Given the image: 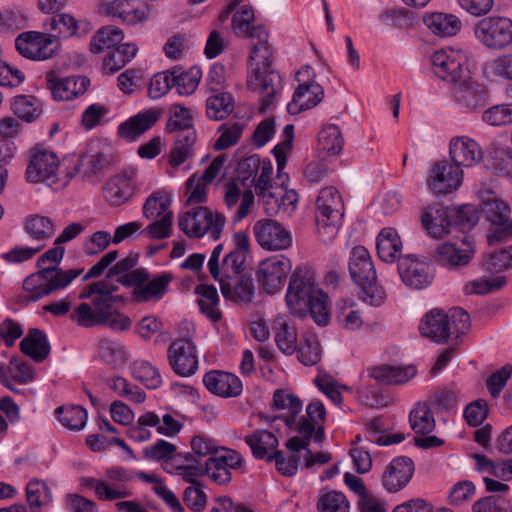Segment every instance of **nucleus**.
<instances>
[{
	"label": "nucleus",
	"mask_w": 512,
	"mask_h": 512,
	"mask_svg": "<svg viewBox=\"0 0 512 512\" xmlns=\"http://www.w3.org/2000/svg\"><path fill=\"white\" fill-rule=\"evenodd\" d=\"M119 286L107 280L93 282L83 287L79 299L92 298V305L81 303L71 314L73 321L84 327L107 324L112 330L125 331L131 327L129 317L118 312L119 303L123 302L121 295L114 294Z\"/></svg>",
	"instance_id": "1"
},
{
	"label": "nucleus",
	"mask_w": 512,
	"mask_h": 512,
	"mask_svg": "<svg viewBox=\"0 0 512 512\" xmlns=\"http://www.w3.org/2000/svg\"><path fill=\"white\" fill-rule=\"evenodd\" d=\"M285 301L293 316L303 318L310 315L318 325L328 324L327 294L317 286L310 267L300 265L292 272Z\"/></svg>",
	"instance_id": "2"
},
{
	"label": "nucleus",
	"mask_w": 512,
	"mask_h": 512,
	"mask_svg": "<svg viewBox=\"0 0 512 512\" xmlns=\"http://www.w3.org/2000/svg\"><path fill=\"white\" fill-rule=\"evenodd\" d=\"M65 249L61 245H54L42 254L37 266L39 270L30 274L23 282V289L29 301H38L59 290L65 289L80 276L83 269H70L64 271L58 267L64 256Z\"/></svg>",
	"instance_id": "3"
},
{
	"label": "nucleus",
	"mask_w": 512,
	"mask_h": 512,
	"mask_svg": "<svg viewBox=\"0 0 512 512\" xmlns=\"http://www.w3.org/2000/svg\"><path fill=\"white\" fill-rule=\"evenodd\" d=\"M470 327V316L462 308L456 307L445 313L434 309L427 312L419 325L420 333L435 343L441 344L449 337L458 338Z\"/></svg>",
	"instance_id": "4"
},
{
	"label": "nucleus",
	"mask_w": 512,
	"mask_h": 512,
	"mask_svg": "<svg viewBox=\"0 0 512 512\" xmlns=\"http://www.w3.org/2000/svg\"><path fill=\"white\" fill-rule=\"evenodd\" d=\"M349 273L361 290L362 300L378 307L386 299V292L377 284V275L369 251L364 246H355L350 253Z\"/></svg>",
	"instance_id": "5"
},
{
	"label": "nucleus",
	"mask_w": 512,
	"mask_h": 512,
	"mask_svg": "<svg viewBox=\"0 0 512 512\" xmlns=\"http://www.w3.org/2000/svg\"><path fill=\"white\" fill-rule=\"evenodd\" d=\"M226 219L208 207L195 206L179 215L178 226L190 238H200L209 234L214 240L221 236Z\"/></svg>",
	"instance_id": "6"
},
{
	"label": "nucleus",
	"mask_w": 512,
	"mask_h": 512,
	"mask_svg": "<svg viewBox=\"0 0 512 512\" xmlns=\"http://www.w3.org/2000/svg\"><path fill=\"white\" fill-rule=\"evenodd\" d=\"M251 74L248 77L247 85L250 89L259 91L261 94L262 109L266 110L273 103V100L281 88V76L271 68L273 54L264 60L262 57H249Z\"/></svg>",
	"instance_id": "7"
},
{
	"label": "nucleus",
	"mask_w": 512,
	"mask_h": 512,
	"mask_svg": "<svg viewBox=\"0 0 512 512\" xmlns=\"http://www.w3.org/2000/svg\"><path fill=\"white\" fill-rule=\"evenodd\" d=\"M473 30L475 38L488 49H512V19L508 17H484L475 24Z\"/></svg>",
	"instance_id": "8"
},
{
	"label": "nucleus",
	"mask_w": 512,
	"mask_h": 512,
	"mask_svg": "<svg viewBox=\"0 0 512 512\" xmlns=\"http://www.w3.org/2000/svg\"><path fill=\"white\" fill-rule=\"evenodd\" d=\"M482 217L490 223L487 234L489 245L499 244L512 238V219L509 205L499 199L492 198L483 201Z\"/></svg>",
	"instance_id": "9"
},
{
	"label": "nucleus",
	"mask_w": 512,
	"mask_h": 512,
	"mask_svg": "<svg viewBox=\"0 0 512 512\" xmlns=\"http://www.w3.org/2000/svg\"><path fill=\"white\" fill-rule=\"evenodd\" d=\"M468 56L469 52L462 49L448 48L436 51L431 57L434 74L453 85L467 79L470 74Z\"/></svg>",
	"instance_id": "10"
},
{
	"label": "nucleus",
	"mask_w": 512,
	"mask_h": 512,
	"mask_svg": "<svg viewBox=\"0 0 512 512\" xmlns=\"http://www.w3.org/2000/svg\"><path fill=\"white\" fill-rule=\"evenodd\" d=\"M253 9L243 5L232 18V27L238 36L257 39L251 47L252 58L262 57L267 60L272 55V47L268 43L269 34L263 26H254Z\"/></svg>",
	"instance_id": "11"
},
{
	"label": "nucleus",
	"mask_w": 512,
	"mask_h": 512,
	"mask_svg": "<svg viewBox=\"0 0 512 512\" xmlns=\"http://www.w3.org/2000/svg\"><path fill=\"white\" fill-rule=\"evenodd\" d=\"M291 268L289 258L272 256L259 263L256 277L267 294H276L283 288Z\"/></svg>",
	"instance_id": "12"
},
{
	"label": "nucleus",
	"mask_w": 512,
	"mask_h": 512,
	"mask_svg": "<svg viewBox=\"0 0 512 512\" xmlns=\"http://www.w3.org/2000/svg\"><path fill=\"white\" fill-rule=\"evenodd\" d=\"M30 160L26 170V179L31 183H55L56 173L59 169L57 155L48 149L35 147L29 152Z\"/></svg>",
	"instance_id": "13"
},
{
	"label": "nucleus",
	"mask_w": 512,
	"mask_h": 512,
	"mask_svg": "<svg viewBox=\"0 0 512 512\" xmlns=\"http://www.w3.org/2000/svg\"><path fill=\"white\" fill-rule=\"evenodd\" d=\"M168 360L173 371L179 376L189 377L197 371V350L189 336L176 339L170 344Z\"/></svg>",
	"instance_id": "14"
},
{
	"label": "nucleus",
	"mask_w": 512,
	"mask_h": 512,
	"mask_svg": "<svg viewBox=\"0 0 512 512\" xmlns=\"http://www.w3.org/2000/svg\"><path fill=\"white\" fill-rule=\"evenodd\" d=\"M15 47L20 55L34 61L49 59L56 50L53 36L37 31L21 33L15 39Z\"/></svg>",
	"instance_id": "15"
},
{
	"label": "nucleus",
	"mask_w": 512,
	"mask_h": 512,
	"mask_svg": "<svg viewBox=\"0 0 512 512\" xmlns=\"http://www.w3.org/2000/svg\"><path fill=\"white\" fill-rule=\"evenodd\" d=\"M463 170L455 163L437 161L430 170L428 186L436 195H447L461 186Z\"/></svg>",
	"instance_id": "16"
},
{
	"label": "nucleus",
	"mask_w": 512,
	"mask_h": 512,
	"mask_svg": "<svg viewBox=\"0 0 512 512\" xmlns=\"http://www.w3.org/2000/svg\"><path fill=\"white\" fill-rule=\"evenodd\" d=\"M253 231L257 243L265 250H285L292 244L290 232L275 220H258L253 227Z\"/></svg>",
	"instance_id": "17"
},
{
	"label": "nucleus",
	"mask_w": 512,
	"mask_h": 512,
	"mask_svg": "<svg viewBox=\"0 0 512 512\" xmlns=\"http://www.w3.org/2000/svg\"><path fill=\"white\" fill-rule=\"evenodd\" d=\"M45 81L47 88L57 101L72 100L83 95L90 86V80L86 76L60 78L55 71L47 72Z\"/></svg>",
	"instance_id": "18"
},
{
	"label": "nucleus",
	"mask_w": 512,
	"mask_h": 512,
	"mask_svg": "<svg viewBox=\"0 0 512 512\" xmlns=\"http://www.w3.org/2000/svg\"><path fill=\"white\" fill-rule=\"evenodd\" d=\"M398 270L402 281L413 289L427 288L434 278L433 268L430 264L413 259L410 256L399 262Z\"/></svg>",
	"instance_id": "19"
},
{
	"label": "nucleus",
	"mask_w": 512,
	"mask_h": 512,
	"mask_svg": "<svg viewBox=\"0 0 512 512\" xmlns=\"http://www.w3.org/2000/svg\"><path fill=\"white\" fill-rule=\"evenodd\" d=\"M473 254L472 243L469 241V237L465 236L460 244L450 242L439 244L433 257L440 265L453 268L467 265Z\"/></svg>",
	"instance_id": "20"
},
{
	"label": "nucleus",
	"mask_w": 512,
	"mask_h": 512,
	"mask_svg": "<svg viewBox=\"0 0 512 512\" xmlns=\"http://www.w3.org/2000/svg\"><path fill=\"white\" fill-rule=\"evenodd\" d=\"M414 473V463L406 456L394 458L382 475V485L390 493L402 490L410 482Z\"/></svg>",
	"instance_id": "21"
},
{
	"label": "nucleus",
	"mask_w": 512,
	"mask_h": 512,
	"mask_svg": "<svg viewBox=\"0 0 512 512\" xmlns=\"http://www.w3.org/2000/svg\"><path fill=\"white\" fill-rule=\"evenodd\" d=\"M105 13L120 18L123 23L136 25L149 18L150 9L138 0H113L106 4Z\"/></svg>",
	"instance_id": "22"
},
{
	"label": "nucleus",
	"mask_w": 512,
	"mask_h": 512,
	"mask_svg": "<svg viewBox=\"0 0 512 512\" xmlns=\"http://www.w3.org/2000/svg\"><path fill=\"white\" fill-rule=\"evenodd\" d=\"M421 222L432 237L440 238L449 233L450 227L453 226L452 209L440 204H431L423 209Z\"/></svg>",
	"instance_id": "23"
},
{
	"label": "nucleus",
	"mask_w": 512,
	"mask_h": 512,
	"mask_svg": "<svg viewBox=\"0 0 512 512\" xmlns=\"http://www.w3.org/2000/svg\"><path fill=\"white\" fill-rule=\"evenodd\" d=\"M449 154L452 162L461 167H473L483 159L480 145L467 136L455 137L450 141Z\"/></svg>",
	"instance_id": "24"
},
{
	"label": "nucleus",
	"mask_w": 512,
	"mask_h": 512,
	"mask_svg": "<svg viewBox=\"0 0 512 512\" xmlns=\"http://www.w3.org/2000/svg\"><path fill=\"white\" fill-rule=\"evenodd\" d=\"M272 164L266 162L255 185V192L261 199L266 213L270 216L280 211L281 186H274L271 182Z\"/></svg>",
	"instance_id": "25"
},
{
	"label": "nucleus",
	"mask_w": 512,
	"mask_h": 512,
	"mask_svg": "<svg viewBox=\"0 0 512 512\" xmlns=\"http://www.w3.org/2000/svg\"><path fill=\"white\" fill-rule=\"evenodd\" d=\"M203 383L211 393L224 397H237L242 393L241 380L233 373L210 371L203 377Z\"/></svg>",
	"instance_id": "26"
},
{
	"label": "nucleus",
	"mask_w": 512,
	"mask_h": 512,
	"mask_svg": "<svg viewBox=\"0 0 512 512\" xmlns=\"http://www.w3.org/2000/svg\"><path fill=\"white\" fill-rule=\"evenodd\" d=\"M223 297L235 303H250L255 294L252 275L248 272L219 283Z\"/></svg>",
	"instance_id": "27"
},
{
	"label": "nucleus",
	"mask_w": 512,
	"mask_h": 512,
	"mask_svg": "<svg viewBox=\"0 0 512 512\" xmlns=\"http://www.w3.org/2000/svg\"><path fill=\"white\" fill-rule=\"evenodd\" d=\"M135 181L127 174L110 178L104 187V197L112 206L118 207L129 202L136 194Z\"/></svg>",
	"instance_id": "28"
},
{
	"label": "nucleus",
	"mask_w": 512,
	"mask_h": 512,
	"mask_svg": "<svg viewBox=\"0 0 512 512\" xmlns=\"http://www.w3.org/2000/svg\"><path fill=\"white\" fill-rule=\"evenodd\" d=\"M324 97L323 88L316 83L299 84L296 88L292 101L287 105V111L291 115L299 114L317 106Z\"/></svg>",
	"instance_id": "29"
},
{
	"label": "nucleus",
	"mask_w": 512,
	"mask_h": 512,
	"mask_svg": "<svg viewBox=\"0 0 512 512\" xmlns=\"http://www.w3.org/2000/svg\"><path fill=\"white\" fill-rule=\"evenodd\" d=\"M159 114L153 110L140 112L119 124L118 135L129 142L135 141L157 122Z\"/></svg>",
	"instance_id": "30"
},
{
	"label": "nucleus",
	"mask_w": 512,
	"mask_h": 512,
	"mask_svg": "<svg viewBox=\"0 0 512 512\" xmlns=\"http://www.w3.org/2000/svg\"><path fill=\"white\" fill-rule=\"evenodd\" d=\"M454 86V97L456 101L468 110H475L482 107L486 101V93L481 84L473 81L471 76L460 80Z\"/></svg>",
	"instance_id": "31"
},
{
	"label": "nucleus",
	"mask_w": 512,
	"mask_h": 512,
	"mask_svg": "<svg viewBox=\"0 0 512 512\" xmlns=\"http://www.w3.org/2000/svg\"><path fill=\"white\" fill-rule=\"evenodd\" d=\"M196 141L197 132L195 128H188L174 133V145L170 150L169 164L177 168L192 158Z\"/></svg>",
	"instance_id": "32"
},
{
	"label": "nucleus",
	"mask_w": 512,
	"mask_h": 512,
	"mask_svg": "<svg viewBox=\"0 0 512 512\" xmlns=\"http://www.w3.org/2000/svg\"><path fill=\"white\" fill-rule=\"evenodd\" d=\"M224 190V200L229 208H232L238 202H240L234 214L233 220L235 222L241 221L249 213L250 207L254 202V193L251 189L242 191L240 186L235 181L227 182L224 185Z\"/></svg>",
	"instance_id": "33"
},
{
	"label": "nucleus",
	"mask_w": 512,
	"mask_h": 512,
	"mask_svg": "<svg viewBox=\"0 0 512 512\" xmlns=\"http://www.w3.org/2000/svg\"><path fill=\"white\" fill-rule=\"evenodd\" d=\"M344 204L341 195L334 187H325L320 190L315 201V216L329 218L342 217Z\"/></svg>",
	"instance_id": "34"
},
{
	"label": "nucleus",
	"mask_w": 512,
	"mask_h": 512,
	"mask_svg": "<svg viewBox=\"0 0 512 512\" xmlns=\"http://www.w3.org/2000/svg\"><path fill=\"white\" fill-rule=\"evenodd\" d=\"M20 349L35 362L41 363L50 353V344L47 335L43 331L32 328L21 340Z\"/></svg>",
	"instance_id": "35"
},
{
	"label": "nucleus",
	"mask_w": 512,
	"mask_h": 512,
	"mask_svg": "<svg viewBox=\"0 0 512 512\" xmlns=\"http://www.w3.org/2000/svg\"><path fill=\"white\" fill-rule=\"evenodd\" d=\"M423 22L434 34L442 37L455 36L462 27L456 15L443 12L425 14Z\"/></svg>",
	"instance_id": "36"
},
{
	"label": "nucleus",
	"mask_w": 512,
	"mask_h": 512,
	"mask_svg": "<svg viewBox=\"0 0 512 512\" xmlns=\"http://www.w3.org/2000/svg\"><path fill=\"white\" fill-rule=\"evenodd\" d=\"M173 277L168 272H163L151 280L147 281L142 287H135L132 293L136 302H148L159 300L166 293Z\"/></svg>",
	"instance_id": "37"
},
{
	"label": "nucleus",
	"mask_w": 512,
	"mask_h": 512,
	"mask_svg": "<svg viewBox=\"0 0 512 512\" xmlns=\"http://www.w3.org/2000/svg\"><path fill=\"white\" fill-rule=\"evenodd\" d=\"M246 444L250 447L253 456L256 459H265L268 462V457L275 451H279L277 437L267 430H258L245 437Z\"/></svg>",
	"instance_id": "38"
},
{
	"label": "nucleus",
	"mask_w": 512,
	"mask_h": 512,
	"mask_svg": "<svg viewBox=\"0 0 512 512\" xmlns=\"http://www.w3.org/2000/svg\"><path fill=\"white\" fill-rule=\"evenodd\" d=\"M195 294L198 296L196 302L201 313L212 322L219 321L222 313L219 309V295L215 286L204 283L198 284L195 287Z\"/></svg>",
	"instance_id": "39"
},
{
	"label": "nucleus",
	"mask_w": 512,
	"mask_h": 512,
	"mask_svg": "<svg viewBox=\"0 0 512 512\" xmlns=\"http://www.w3.org/2000/svg\"><path fill=\"white\" fill-rule=\"evenodd\" d=\"M376 249L382 261L394 262L402 250V242L397 231L389 227L382 229L377 237Z\"/></svg>",
	"instance_id": "40"
},
{
	"label": "nucleus",
	"mask_w": 512,
	"mask_h": 512,
	"mask_svg": "<svg viewBox=\"0 0 512 512\" xmlns=\"http://www.w3.org/2000/svg\"><path fill=\"white\" fill-rule=\"evenodd\" d=\"M124 39L123 31L115 26L100 28L90 42V50L94 54L109 52L121 45Z\"/></svg>",
	"instance_id": "41"
},
{
	"label": "nucleus",
	"mask_w": 512,
	"mask_h": 512,
	"mask_svg": "<svg viewBox=\"0 0 512 512\" xmlns=\"http://www.w3.org/2000/svg\"><path fill=\"white\" fill-rule=\"evenodd\" d=\"M409 423L417 435L430 434L436 426L434 415L428 402H419L409 413Z\"/></svg>",
	"instance_id": "42"
},
{
	"label": "nucleus",
	"mask_w": 512,
	"mask_h": 512,
	"mask_svg": "<svg viewBox=\"0 0 512 512\" xmlns=\"http://www.w3.org/2000/svg\"><path fill=\"white\" fill-rule=\"evenodd\" d=\"M81 483L84 487L94 488L96 497L101 501H114L132 495L125 485H111L104 480L83 478Z\"/></svg>",
	"instance_id": "43"
},
{
	"label": "nucleus",
	"mask_w": 512,
	"mask_h": 512,
	"mask_svg": "<svg viewBox=\"0 0 512 512\" xmlns=\"http://www.w3.org/2000/svg\"><path fill=\"white\" fill-rule=\"evenodd\" d=\"M137 51L135 44L123 43L106 53L103 68L109 73H116L136 56Z\"/></svg>",
	"instance_id": "44"
},
{
	"label": "nucleus",
	"mask_w": 512,
	"mask_h": 512,
	"mask_svg": "<svg viewBox=\"0 0 512 512\" xmlns=\"http://www.w3.org/2000/svg\"><path fill=\"white\" fill-rule=\"evenodd\" d=\"M245 255L240 251H231L225 255L222 259V263H218L217 275L212 276L213 279L219 283L227 280H233V277H237L246 271L245 266Z\"/></svg>",
	"instance_id": "45"
},
{
	"label": "nucleus",
	"mask_w": 512,
	"mask_h": 512,
	"mask_svg": "<svg viewBox=\"0 0 512 512\" xmlns=\"http://www.w3.org/2000/svg\"><path fill=\"white\" fill-rule=\"evenodd\" d=\"M49 36H53L55 43L58 38H67L75 35L78 30V21L70 14H58L48 17L44 22Z\"/></svg>",
	"instance_id": "46"
},
{
	"label": "nucleus",
	"mask_w": 512,
	"mask_h": 512,
	"mask_svg": "<svg viewBox=\"0 0 512 512\" xmlns=\"http://www.w3.org/2000/svg\"><path fill=\"white\" fill-rule=\"evenodd\" d=\"M266 162L269 164L271 160L269 158L261 159L259 155L253 154L242 159L238 163L237 176L243 186L256 185L258 177L263 170Z\"/></svg>",
	"instance_id": "47"
},
{
	"label": "nucleus",
	"mask_w": 512,
	"mask_h": 512,
	"mask_svg": "<svg viewBox=\"0 0 512 512\" xmlns=\"http://www.w3.org/2000/svg\"><path fill=\"white\" fill-rule=\"evenodd\" d=\"M173 77V87L176 88L180 95H191L197 89L202 73L199 68H191L189 71H184L181 67H174L171 69Z\"/></svg>",
	"instance_id": "48"
},
{
	"label": "nucleus",
	"mask_w": 512,
	"mask_h": 512,
	"mask_svg": "<svg viewBox=\"0 0 512 512\" xmlns=\"http://www.w3.org/2000/svg\"><path fill=\"white\" fill-rule=\"evenodd\" d=\"M7 371L12 379L19 384H25L34 379V371L29 363L12 359L7 369L0 366V382L8 388H11V381Z\"/></svg>",
	"instance_id": "49"
},
{
	"label": "nucleus",
	"mask_w": 512,
	"mask_h": 512,
	"mask_svg": "<svg viewBox=\"0 0 512 512\" xmlns=\"http://www.w3.org/2000/svg\"><path fill=\"white\" fill-rule=\"evenodd\" d=\"M59 422L67 429L82 430L87 422L86 409L80 405L61 406L55 410Z\"/></svg>",
	"instance_id": "50"
},
{
	"label": "nucleus",
	"mask_w": 512,
	"mask_h": 512,
	"mask_svg": "<svg viewBox=\"0 0 512 512\" xmlns=\"http://www.w3.org/2000/svg\"><path fill=\"white\" fill-rule=\"evenodd\" d=\"M171 202L170 196L165 191H155L143 204V216L148 220H155L165 213H173L170 210Z\"/></svg>",
	"instance_id": "51"
},
{
	"label": "nucleus",
	"mask_w": 512,
	"mask_h": 512,
	"mask_svg": "<svg viewBox=\"0 0 512 512\" xmlns=\"http://www.w3.org/2000/svg\"><path fill=\"white\" fill-rule=\"evenodd\" d=\"M233 111V97L229 93L218 92L206 101V114L211 120H222Z\"/></svg>",
	"instance_id": "52"
},
{
	"label": "nucleus",
	"mask_w": 512,
	"mask_h": 512,
	"mask_svg": "<svg viewBox=\"0 0 512 512\" xmlns=\"http://www.w3.org/2000/svg\"><path fill=\"white\" fill-rule=\"evenodd\" d=\"M158 424V415L155 412L147 411L142 414L135 424L127 429L126 435L135 442H145L152 438L149 428H154Z\"/></svg>",
	"instance_id": "53"
},
{
	"label": "nucleus",
	"mask_w": 512,
	"mask_h": 512,
	"mask_svg": "<svg viewBox=\"0 0 512 512\" xmlns=\"http://www.w3.org/2000/svg\"><path fill=\"white\" fill-rule=\"evenodd\" d=\"M108 163L107 156L102 152L82 155L74 166V173H70L69 176L82 173L83 177H91L102 171Z\"/></svg>",
	"instance_id": "54"
},
{
	"label": "nucleus",
	"mask_w": 512,
	"mask_h": 512,
	"mask_svg": "<svg viewBox=\"0 0 512 512\" xmlns=\"http://www.w3.org/2000/svg\"><path fill=\"white\" fill-rule=\"evenodd\" d=\"M343 137L340 129L334 124L326 125L318 134L319 149L327 155H336L342 151Z\"/></svg>",
	"instance_id": "55"
},
{
	"label": "nucleus",
	"mask_w": 512,
	"mask_h": 512,
	"mask_svg": "<svg viewBox=\"0 0 512 512\" xmlns=\"http://www.w3.org/2000/svg\"><path fill=\"white\" fill-rule=\"evenodd\" d=\"M130 370L132 376L148 389H156L162 384L158 369L147 361H135L130 366Z\"/></svg>",
	"instance_id": "56"
},
{
	"label": "nucleus",
	"mask_w": 512,
	"mask_h": 512,
	"mask_svg": "<svg viewBox=\"0 0 512 512\" xmlns=\"http://www.w3.org/2000/svg\"><path fill=\"white\" fill-rule=\"evenodd\" d=\"M11 108L17 118L26 122L34 121L41 113L40 103L30 95L16 96Z\"/></svg>",
	"instance_id": "57"
},
{
	"label": "nucleus",
	"mask_w": 512,
	"mask_h": 512,
	"mask_svg": "<svg viewBox=\"0 0 512 512\" xmlns=\"http://www.w3.org/2000/svg\"><path fill=\"white\" fill-rule=\"evenodd\" d=\"M188 128H194L193 111L180 104L172 105L166 123V132L174 134Z\"/></svg>",
	"instance_id": "58"
},
{
	"label": "nucleus",
	"mask_w": 512,
	"mask_h": 512,
	"mask_svg": "<svg viewBox=\"0 0 512 512\" xmlns=\"http://www.w3.org/2000/svg\"><path fill=\"white\" fill-rule=\"evenodd\" d=\"M355 304L351 300H342L337 303L336 319L346 330H357L362 324L360 312L354 309Z\"/></svg>",
	"instance_id": "59"
},
{
	"label": "nucleus",
	"mask_w": 512,
	"mask_h": 512,
	"mask_svg": "<svg viewBox=\"0 0 512 512\" xmlns=\"http://www.w3.org/2000/svg\"><path fill=\"white\" fill-rule=\"evenodd\" d=\"M26 497L29 507L33 512H40L41 507L51 501V493L47 484L37 479L28 483Z\"/></svg>",
	"instance_id": "60"
},
{
	"label": "nucleus",
	"mask_w": 512,
	"mask_h": 512,
	"mask_svg": "<svg viewBox=\"0 0 512 512\" xmlns=\"http://www.w3.org/2000/svg\"><path fill=\"white\" fill-rule=\"evenodd\" d=\"M245 124L240 121H229L220 125V136L214 144L216 150H224L234 146L240 140Z\"/></svg>",
	"instance_id": "61"
},
{
	"label": "nucleus",
	"mask_w": 512,
	"mask_h": 512,
	"mask_svg": "<svg viewBox=\"0 0 512 512\" xmlns=\"http://www.w3.org/2000/svg\"><path fill=\"white\" fill-rule=\"evenodd\" d=\"M98 354L103 361L112 366H120L127 360L124 346L110 339L99 341Z\"/></svg>",
	"instance_id": "62"
},
{
	"label": "nucleus",
	"mask_w": 512,
	"mask_h": 512,
	"mask_svg": "<svg viewBox=\"0 0 512 512\" xmlns=\"http://www.w3.org/2000/svg\"><path fill=\"white\" fill-rule=\"evenodd\" d=\"M319 512H349L346 496L338 491L323 492L318 500Z\"/></svg>",
	"instance_id": "63"
},
{
	"label": "nucleus",
	"mask_w": 512,
	"mask_h": 512,
	"mask_svg": "<svg viewBox=\"0 0 512 512\" xmlns=\"http://www.w3.org/2000/svg\"><path fill=\"white\" fill-rule=\"evenodd\" d=\"M483 267L490 273H499L512 268V246L490 253L489 257L483 262Z\"/></svg>",
	"instance_id": "64"
}]
</instances>
